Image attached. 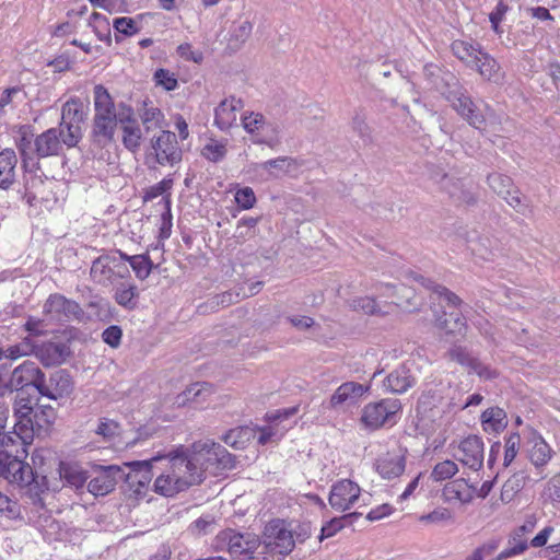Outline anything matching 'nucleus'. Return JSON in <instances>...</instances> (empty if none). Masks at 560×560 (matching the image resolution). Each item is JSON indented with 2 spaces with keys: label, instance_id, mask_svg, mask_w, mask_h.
Masks as SVG:
<instances>
[{
  "label": "nucleus",
  "instance_id": "obj_46",
  "mask_svg": "<svg viewBox=\"0 0 560 560\" xmlns=\"http://www.w3.org/2000/svg\"><path fill=\"white\" fill-rule=\"evenodd\" d=\"M526 476L524 472L520 471L511 476L502 486L501 489V501L503 503L511 502L515 495L523 489L525 486Z\"/></svg>",
  "mask_w": 560,
  "mask_h": 560
},
{
  "label": "nucleus",
  "instance_id": "obj_15",
  "mask_svg": "<svg viewBox=\"0 0 560 560\" xmlns=\"http://www.w3.org/2000/svg\"><path fill=\"white\" fill-rule=\"evenodd\" d=\"M124 476L125 470L119 466H101L96 470V476L89 481L88 490L95 497L106 495L115 489Z\"/></svg>",
  "mask_w": 560,
  "mask_h": 560
},
{
  "label": "nucleus",
  "instance_id": "obj_11",
  "mask_svg": "<svg viewBox=\"0 0 560 560\" xmlns=\"http://www.w3.org/2000/svg\"><path fill=\"white\" fill-rule=\"evenodd\" d=\"M44 313L50 319L58 322L81 319L84 316L83 310L75 301L58 293L50 294L46 300Z\"/></svg>",
  "mask_w": 560,
  "mask_h": 560
},
{
  "label": "nucleus",
  "instance_id": "obj_64",
  "mask_svg": "<svg viewBox=\"0 0 560 560\" xmlns=\"http://www.w3.org/2000/svg\"><path fill=\"white\" fill-rule=\"evenodd\" d=\"M430 179L439 186L441 191L446 189L447 184H450L455 176L450 175L445 172V170L439 165H433L430 168Z\"/></svg>",
  "mask_w": 560,
  "mask_h": 560
},
{
  "label": "nucleus",
  "instance_id": "obj_63",
  "mask_svg": "<svg viewBox=\"0 0 560 560\" xmlns=\"http://www.w3.org/2000/svg\"><path fill=\"white\" fill-rule=\"evenodd\" d=\"M114 28L126 36H131L140 31L137 21L131 18H117L113 23Z\"/></svg>",
  "mask_w": 560,
  "mask_h": 560
},
{
  "label": "nucleus",
  "instance_id": "obj_24",
  "mask_svg": "<svg viewBox=\"0 0 560 560\" xmlns=\"http://www.w3.org/2000/svg\"><path fill=\"white\" fill-rule=\"evenodd\" d=\"M443 192L457 206L471 207L478 201V195L458 177H454Z\"/></svg>",
  "mask_w": 560,
  "mask_h": 560
},
{
  "label": "nucleus",
  "instance_id": "obj_38",
  "mask_svg": "<svg viewBox=\"0 0 560 560\" xmlns=\"http://www.w3.org/2000/svg\"><path fill=\"white\" fill-rule=\"evenodd\" d=\"M453 54L468 67H474L478 62V56L481 54V46L478 43L466 40H454L452 43Z\"/></svg>",
  "mask_w": 560,
  "mask_h": 560
},
{
  "label": "nucleus",
  "instance_id": "obj_17",
  "mask_svg": "<svg viewBox=\"0 0 560 560\" xmlns=\"http://www.w3.org/2000/svg\"><path fill=\"white\" fill-rule=\"evenodd\" d=\"M361 488L350 479H342L332 485L328 502L337 511L349 510L359 499Z\"/></svg>",
  "mask_w": 560,
  "mask_h": 560
},
{
  "label": "nucleus",
  "instance_id": "obj_16",
  "mask_svg": "<svg viewBox=\"0 0 560 560\" xmlns=\"http://www.w3.org/2000/svg\"><path fill=\"white\" fill-rule=\"evenodd\" d=\"M73 389V382L66 370H58L50 374L48 381L43 376V381L37 386V392L49 399L57 400L68 396Z\"/></svg>",
  "mask_w": 560,
  "mask_h": 560
},
{
  "label": "nucleus",
  "instance_id": "obj_32",
  "mask_svg": "<svg viewBox=\"0 0 560 560\" xmlns=\"http://www.w3.org/2000/svg\"><path fill=\"white\" fill-rule=\"evenodd\" d=\"M18 158L12 149L0 152V189H9L15 182Z\"/></svg>",
  "mask_w": 560,
  "mask_h": 560
},
{
  "label": "nucleus",
  "instance_id": "obj_56",
  "mask_svg": "<svg viewBox=\"0 0 560 560\" xmlns=\"http://www.w3.org/2000/svg\"><path fill=\"white\" fill-rule=\"evenodd\" d=\"M217 528L215 517L212 515H203L192 522L189 530L192 535L201 536L212 533Z\"/></svg>",
  "mask_w": 560,
  "mask_h": 560
},
{
  "label": "nucleus",
  "instance_id": "obj_47",
  "mask_svg": "<svg viewBox=\"0 0 560 560\" xmlns=\"http://www.w3.org/2000/svg\"><path fill=\"white\" fill-rule=\"evenodd\" d=\"M253 438V430L248 427H237L228 431L222 440L225 444L241 450L245 447V444Z\"/></svg>",
  "mask_w": 560,
  "mask_h": 560
},
{
  "label": "nucleus",
  "instance_id": "obj_54",
  "mask_svg": "<svg viewBox=\"0 0 560 560\" xmlns=\"http://www.w3.org/2000/svg\"><path fill=\"white\" fill-rule=\"evenodd\" d=\"M226 152V142L210 139L202 148L201 154L210 162L218 163L225 158Z\"/></svg>",
  "mask_w": 560,
  "mask_h": 560
},
{
  "label": "nucleus",
  "instance_id": "obj_53",
  "mask_svg": "<svg viewBox=\"0 0 560 560\" xmlns=\"http://www.w3.org/2000/svg\"><path fill=\"white\" fill-rule=\"evenodd\" d=\"M351 129L360 137L364 144H370L372 142L371 128L366 124V116L362 110L354 113L351 119Z\"/></svg>",
  "mask_w": 560,
  "mask_h": 560
},
{
  "label": "nucleus",
  "instance_id": "obj_9",
  "mask_svg": "<svg viewBox=\"0 0 560 560\" xmlns=\"http://www.w3.org/2000/svg\"><path fill=\"white\" fill-rule=\"evenodd\" d=\"M401 409V404L396 398H386L377 402L368 404L362 411V423L371 429L376 430L385 424L392 416Z\"/></svg>",
  "mask_w": 560,
  "mask_h": 560
},
{
  "label": "nucleus",
  "instance_id": "obj_4",
  "mask_svg": "<svg viewBox=\"0 0 560 560\" xmlns=\"http://www.w3.org/2000/svg\"><path fill=\"white\" fill-rule=\"evenodd\" d=\"M165 457L168 458L170 469L175 477L186 481V489L200 485L205 480L206 476L202 475L201 466L198 464V457H196L192 446H180L170 452Z\"/></svg>",
  "mask_w": 560,
  "mask_h": 560
},
{
  "label": "nucleus",
  "instance_id": "obj_50",
  "mask_svg": "<svg viewBox=\"0 0 560 560\" xmlns=\"http://www.w3.org/2000/svg\"><path fill=\"white\" fill-rule=\"evenodd\" d=\"M121 130L124 147L131 152H136L140 148L142 139V131L138 122L124 125Z\"/></svg>",
  "mask_w": 560,
  "mask_h": 560
},
{
  "label": "nucleus",
  "instance_id": "obj_37",
  "mask_svg": "<svg viewBox=\"0 0 560 560\" xmlns=\"http://www.w3.org/2000/svg\"><path fill=\"white\" fill-rule=\"evenodd\" d=\"M114 300L126 310H135L138 304L139 291L130 281L120 282L115 287Z\"/></svg>",
  "mask_w": 560,
  "mask_h": 560
},
{
  "label": "nucleus",
  "instance_id": "obj_23",
  "mask_svg": "<svg viewBox=\"0 0 560 560\" xmlns=\"http://www.w3.org/2000/svg\"><path fill=\"white\" fill-rule=\"evenodd\" d=\"M369 386L357 382H346L341 384L332 394L329 400L330 408H337L346 402L354 404L358 398L368 392Z\"/></svg>",
  "mask_w": 560,
  "mask_h": 560
},
{
  "label": "nucleus",
  "instance_id": "obj_29",
  "mask_svg": "<svg viewBox=\"0 0 560 560\" xmlns=\"http://www.w3.org/2000/svg\"><path fill=\"white\" fill-rule=\"evenodd\" d=\"M416 383L413 375L406 364L394 370L385 380L384 385L393 393L402 394Z\"/></svg>",
  "mask_w": 560,
  "mask_h": 560
},
{
  "label": "nucleus",
  "instance_id": "obj_34",
  "mask_svg": "<svg viewBox=\"0 0 560 560\" xmlns=\"http://www.w3.org/2000/svg\"><path fill=\"white\" fill-rule=\"evenodd\" d=\"M529 443L532 444L529 448V460L536 467L545 466L551 459V447L546 443L541 435L537 434L536 431L532 432Z\"/></svg>",
  "mask_w": 560,
  "mask_h": 560
},
{
  "label": "nucleus",
  "instance_id": "obj_26",
  "mask_svg": "<svg viewBox=\"0 0 560 560\" xmlns=\"http://www.w3.org/2000/svg\"><path fill=\"white\" fill-rule=\"evenodd\" d=\"M213 393L212 385L209 383H195L188 386L184 392L178 394L174 404L177 407H184L187 404H203L207 398Z\"/></svg>",
  "mask_w": 560,
  "mask_h": 560
},
{
  "label": "nucleus",
  "instance_id": "obj_31",
  "mask_svg": "<svg viewBox=\"0 0 560 560\" xmlns=\"http://www.w3.org/2000/svg\"><path fill=\"white\" fill-rule=\"evenodd\" d=\"M186 481L175 477L174 472L170 469L165 474H161L156 477L153 487L154 491L164 497H174L175 494L187 490Z\"/></svg>",
  "mask_w": 560,
  "mask_h": 560
},
{
  "label": "nucleus",
  "instance_id": "obj_35",
  "mask_svg": "<svg viewBox=\"0 0 560 560\" xmlns=\"http://www.w3.org/2000/svg\"><path fill=\"white\" fill-rule=\"evenodd\" d=\"M436 326L447 335L465 336L467 331L466 318L458 312L444 313L436 318Z\"/></svg>",
  "mask_w": 560,
  "mask_h": 560
},
{
  "label": "nucleus",
  "instance_id": "obj_6",
  "mask_svg": "<svg viewBox=\"0 0 560 560\" xmlns=\"http://www.w3.org/2000/svg\"><path fill=\"white\" fill-rule=\"evenodd\" d=\"M258 546V538L252 534L236 533L234 529L228 528L220 532L213 541V546L218 550H228L229 553L238 560H246L253 546Z\"/></svg>",
  "mask_w": 560,
  "mask_h": 560
},
{
  "label": "nucleus",
  "instance_id": "obj_39",
  "mask_svg": "<svg viewBox=\"0 0 560 560\" xmlns=\"http://www.w3.org/2000/svg\"><path fill=\"white\" fill-rule=\"evenodd\" d=\"M299 166L300 163L290 156H280L259 164V167L268 172L272 177H279L280 174L295 171Z\"/></svg>",
  "mask_w": 560,
  "mask_h": 560
},
{
  "label": "nucleus",
  "instance_id": "obj_12",
  "mask_svg": "<svg viewBox=\"0 0 560 560\" xmlns=\"http://www.w3.org/2000/svg\"><path fill=\"white\" fill-rule=\"evenodd\" d=\"M34 407L32 405V398L25 392H16V396L13 404V412L15 423L13 429L19 438L24 442L33 439V424L32 415Z\"/></svg>",
  "mask_w": 560,
  "mask_h": 560
},
{
  "label": "nucleus",
  "instance_id": "obj_13",
  "mask_svg": "<svg viewBox=\"0 0 560 560\" xmlns=\"http://www.w3.org/2000/svg\"><path fill=\"white\" fill-rule=\"evenodd\" d=\"M43 376L44 372L38 365L34 361L26 360L13 369L5 388L11 392H24L25 387L33 386L37 389Z\"/></svg>",
  "mask_w": 560,
  "mask_h": 560
},
{
  "label": "nucleus",
  "instance_id": "obj_30",
  "mask_svg": "<svg viewBox=\"0 0 560 560\" xmlns=\"http://www.w3.org/2000/svg\"><path fill=\"white\" fill-rule=\"evenodd\" d=\"M406 468V458L400 455L386 454L376 460V470L384 479L399 477Z\"/></svg>",
  "mask_w": 560,
  "mask_h": 560
},
{
  "label": "nucleus",
  "instance_id": "obj_27",
  "mask_svg": "<svg viewBox=\"0 0 560 560\" xmlns=\"http://www.w3.org/2000/svg\"><path fill=\"white\" fill-rule=\"evenodd\" d=\"M60 479L68 486L80 489L89 479V474L74 462H60L58 468Z\"/></svg>",
  "mask_w": 560,
  "mask_h": 560
},
{
  "label": "nucleus",
  "instance_id": "obj_14",
  "mask_svg": "<svg viewBox=\"0 0 560 560\" xmlns=\"http://www.w3.org/2000/svg\"><path fill=\"white\" fill-rule=\"evenodd\" d=\"M15 453H19L16 450ZM0 468L5 479L20 486L32 480L33 468L24 463L19 454L0 453Z\"/></svg>",
  "mask_w": 560,
  "mask_h": 560
},
{
  "label": "nucleus",
  "instance_id": "obj_40",
  "mask_svg": "<svg viewBox=\"0 0 560 560\" xmlns=\"http://www.w3.org/2000/svg\"><path fill=\"white\" fill-rule=\"evenodd\" d=\"M417 282H419L423 288L432 291L440 298H443L448 305L451 306H460L463 301L456 295L454 292L450 291L446 287L441 285L432 281L431 279H427L421 275H416L413 278Z\"/></svg>",
  "mask_w": 560,
  "mask_h": 560
},
{
  "label": "nucleus",
  "instance_id": "obj_22",
  "mask_svg": "<svg viewBox=\"0 0 560 560\" xmlns=\"http://www.w3.org/2000/svg\"><path fill=\"white\" fill-rule=\"evenodd\" d=\"M448 389V385L440 383L423 390L418 399L417 411L425 415L440 409L444 404L445 394Z\"/></svg>",
  "mask_w": 560,
  "mask_h": 560
},
{
  "label": "nucleus",
  "instance_id": "obj_60",
  "mask_svg": "<svg viewBox=\"0 0 560 560\" xmlns=\"http://www.w3.org/2000/svg\"><path fill=\"white\" fill-rule=\"evenodd\" d=\"M350 306L354 311H361L366 315H376L380 313L376 301L370 296L355 298L350 301Z\"/></svg>",
  "mask_w": 560,
  "mask_h": 560
},
{
  "label": "nucleus",
  "instance_id": "obj_8",
  "mask_svg": "<svg viewBox=\"0 0 560 560\" xmlns=\"http://www.w3.org/2000/svg\"><path fill=\"white\" fill-rule=\"evenodd\" d=\"M450 361L459 364L468 374H476L481 380L489 381L499 376V372L490 365L480 361L466 347L454 345L446 352Z\"/></svg>",
  "mask_w": 560,
  "mask_h": 560
},
{
  "label": "nucleus",
  "instance_id": "obj_18",
  "mask_svg": "<svg viewBox=\"0 0 560 560\" xmlns=\"http://www.w3.org/2000/svg\"><path fill=\"white\" fill-rule=\"evenodd\" d=\"M454 456L471 470H479L483 465V442L481 438L469 435L464 439Z\"/></svg>",
  "mask_w": 560,
  "mask_h": 560
},
{
  "label": "nucleus",
  "instance_id": "obj_48",
  "mask_svg": "<svg viewBox=\"0 0 560 560\" xmlns=\"http://www.w3.org/2000/svg\"><path fill=\"white\" fill-rule=\"evenodd\" d=\"M22 486L28 488V492L35 504L44 505L42 494L49 490L50 486L46 476H38L32 471V480L30 482H23Z\"/></svg>",
  "mask_w": 560,
  "mask_h": 560
},
{
  "label": "nucleus",
  "instance_id": "obj_25",
  "mask_svg": "<svg viewBox=\"0 0 560 560\" xmlns=\"http://www.w3.org/2000/svg\"><path fill=\"white\" fill-rule=\"evenodd\" d=\"M475 488L465 479L459 478L447 482L442 491V497L446 502H460L463 504L471 502Z\"/></svg>",
  "mask_w": 560,
  "mask_h": 560
},
{
  "label": "nucleus",
  "instance_id": "obj_19",
  "mask_svg": "<svg viewBox=\"0 0 560 560\" xmlns=\"http://www.w3.org/2000/svg\"><path fill=\"white\" fill-rule=\"evenodd\" d=\"M70 347L63 341H48L37 345L36 358L44 366L62 364L70 355Z\"/></svg>",
  "mask_w": 560,
  "mask_h": 560
},
{
  "label": "nucleus",
  "instance_id": "obj_3",
  "mask_svg": "<svg viewBox=\"0 0 560 560\" xmlns=\"http://www.w3.org/2000/svg\"><path fill=\"white\" fill-rule=\"evenodd\" d=\"M183 158L182 149L174 132L162 130L159 136L151 138L150 147L145 153V163L149 168H154L155 164L174 166Z\"/></svg>",
  "mask_w": 560,
  "mask_h": 560
},
{
  "label": "nucleus",
  "instance_id": "obj_41",
  "mask_svg": "<svg viewBox=\"0 0 560 560\" xmlns=\"http://www.w3.org/2000/svg\"><path fill=\"white\" fill-rule=\"evenodd\" d=\"M56 411L49 405H37L32 415L33 435L54 423Z\"/></svg>",
  "mask_w": 560,
  "mask_h": 560
},
{
  "label": "nucleus",
  "instance_id": "obj_7",
  "mask_svg": "<svg viewBox=\"0 0 560 560\" xmlns=\"http://www.w3.org/2000/svg\"><path fill=\"white\" fill-rule=\"evenodd\" d=\"M264 539L267 546H261V548H270L277 560L291 553L295 547L294 534L280 520L272 521L266 525Z\"/></svg>",
  "mask_w": 560,
  "mask_h": 560
},
{
  "label": "nucleus",
  "instance_id": "obj_42",
  "mask_svg": "<svg viewBox=\"0 0 560 560\" xmlns=\"http://www.w3.org/2000/svg\"><path fill=\"white\" fill-rule=\"evenodd\" d=\"M254 143L265 144L275 149L280 144V126L276 121L266 119L260 128L259 136L254 138Z\"/></svg>",
  "mask_w": 560,
  "mask_h": 560
},
{
  "label": "nucleus",
  "instance_id": "obj_55",
  "mask_svg": "<svg viewBox=\"0 0 560 560\" xmlns=\"http://www.w3.org/2000/svg\"><path fill=\"white\" fill-rule=\"evenodd\" d=\"M458 471V466L455 462L446 459L438 463L432 472L431 477L434 481H442L452 478Z\"/></svg>",
  "mask_w": 560,
  "mask_h": 560
},
{
  "label": "nucleus",
  "instance_id": "obj_51",
  "mask_svg": "<svg viewBox=\"0 0 560 560\" xmlns=\"http://www.w3.org/2000/svg\"><path fill=\"white\" fill-rule=\"evenodd\" d=\"M253 31V25L249 21H243L235 25L231 31L229 38V47L234 50L240 49L243 44L249 38Z\"/></svg>",
  "mask_w": 560,
  "mask_h": 560
},
{
  "label": "nucleus",
  "instance_id": "obj_52",
  "mask_svg": "<svg viewBox=\"0 0 560 560\" xmlns=\"http://www.w3.org/2000/svg\"><path fill=\"white\" fill-rule=\"evenodd\" d=\"M266 119L267 118L260 113L248 112L242 115V126L245 131L252 136L253 142L254 138L259 136L260 128Z\"/></svg>",
  "mask_w": 560,
  "mask_h": 560
},
{
  "label": "nucleus",
  "instance_id": "obj_58",
  "mask_svg": "<svg viewBox=\"0 0 560 560\" xmlns=\"http://www.w3.org/2000/svg\"><path fill=\"white\" fill-rule=\"evenodd\" d=\"M119 423L108 418L100 419L95 433L104 440L110 441L119 434Z\"/></svg>",
  "mask_w": 560,
  "mask_h": 560
},
{
  "label": "nucleus",
  "instance_id": "obj_62",
  "mask_svg": "<svg viewBox=\"0 0 560 560\" xmlns=\"http://www.w3.org/2000/svg\"><path fill=\"white\" fill-rule=\"evenodd\" d=\"M521 438L518 433H512L505 440L504 466L508 467L516 457Z\"/></svg>",
  "mask_w": 560,
  "mask_h": 560
},
{
  "label": "nucleus",
  "instance_id": "obj_33",
  "mask_svg": "<svg viewBox=\"0 0 560 560\" xmlns=\"http://www.w3.org/2000/svg\"><path fill=\"white\" fill-rule=\"evenodd\" d=\"M481 424L486 432L500 433L508 425L506 412L500 407H490L481 413Z\"/></svg>",
  "mask_w": 560,
  "mask_h": 560
},
{
  "label": "nucleus",
  "instance_id": "obj_28",
  "mask_svg": "<svg viewBox=\"0 0 560 560\" xmlns=\"http://www.w3.org/2000/svg\"><path fill=\"white\" fill-rule=\"evenodd\" d=\"M115 256L103 255L92 262L90 275L92 279L103 285L114 284Z\"/></svg>",
  "mask_w": 560,
  "mask_h": 560
},
{
  "label": "nucleus",
  "instance_id": "obj_45",
  "mask_svg": "<svg viewBox=\"0 0 560 560\" xmlns=\"http://www.w3.org/2000/svg\"><path fill=\"white\" fill-rule=\"evenodd\" d=\"M487 184L490 189L502 199L505 196L511 195V190H513L515 187L513 179L510 176L501 173L489 174L487 176Z\"/></svg>",
  "mask_w": 560,
  "mask_h": 560
},
{
  "label": "nucleus",
  "instance_id": "obj_57",
  "mask_svg": "<svg viewBox=\"0 0 560 560\" xmlns=\"http://www.w3.org/2000/svg\"><path fill=\"white\" fill-rule=\"evenodd\" d=\"M130 266L140 280L147 279L152 270V261L144 255L131 256Z\"/></svg>",
  "mask_w": 560,
  "mask_h": 560
},
{
  "label": "nucleus",
  "instance_id": "obj_21",
  "mask_svg": "<svg viewBox=\"0 0 560 560\" xmlns=\"http://www.w3.org/2000/svg\"><path fill=\"white\" fill-rule=\"evenodd\" d=\"M60 129L50 128L34 140L35 153L39 159L58 155L62 150Z\"/></svg>",
  "mask_w": 560,
  "mask_h": 560
},
{
  "label": "nucleus",
  "instance_id": "obj_10",
  "mask_svg": "<svg viewBox=\"0 0 560 560\" xmlns=\"http://www.w3.org/2000/svg\"><path fill=\"white\" fill-rule=\"evenodd\" d=\"M161 458V456H154L149 460H137L126 464L129 471L125 472L122 480L136 495H141L145 492L153 478L152 464Z\"/></svg>",
  "mask_w": 560,
  "mask_h": 560
},
{
  "label": "nucleus",
  "instance_id": "obj_2",
  "mask_svg": "<svg viewBox=\"0 0 560 560\" xmlns=\"http://www.w3.org/2000/svg\"><path fill=\"white\" fill-rule=\"evenodd\" d=\"M191 446L205 476L206 471L219 475L221 471L231 470L236 466V457L212 440L197 441Z\"/></svg>",
  "mask_w": 560,
  "mask_h": 560
},
{
  "label": "nucleus",
  "instance_id": "obj_36",
  "mask_svg": "<svg viewBox=\"0 0 560 560\" xmlns=\"http://www.w3.org/2000/svg\"><path fill=\"white\" fill-rule=\"evenodd\" d=\"M116 117H94L92 137L95 142L106 144L114 139Z\"/></svg>",
  "mask_w": 560,
  "mask_h": 560
},
{
  "label": "nucleus",
  "instance_id": "obj_5",
  "mask_svg": "<svg viewBox=\"0 0 560 560\" xmlns=\"http://www.w3.org/2000/svg\"><path fill=\"white\" fill-rule=\"evenodd\" d=\"M85 117L83 103L79 98H71L63 104L59 129L62 142L68 148L75 147L82 138Z\"/></svg>",
  "mask_w": 560,
  "mask_h": 560
},
{
  "label": "nucleus",
  "instance_id": "obj_49",
  "mask_svg": "<svg viewBox=\"0 0 560 560\" xmlns=\"http://www.w3.org/2000/svg\"><path fill=\"white\" fill-rule=\"evenodd\" d=\"M140 119L145 132L149 133L163 127L164 114L158 107H144L140 112Z\"/></svg>",
  "mask_w": 560,
  "mask_h": 560
},
{
  "label": "nucleus",
  "instance_id": "obj_61",
  "mask_svg": "<svg viewBox=\"0 0 560 560\" xmlns=\"http://www.w3.org/2000/svg\"><path fill=\"white\" fill-rule=\"evenodd\" d=\"M115 108L108 90L102 84L94 86V108Z\"/></svg>",
  "mask_w": 560,
  "mask_h": 560
},
{
  "label": "nucleus",
  "instance_id": "obj_20",
  "mask_svg": "<svg viewBox=\"0 0 560 560\" xmlns=\"http://www.w3.org/2000/svg\"><path fill=\"white\" fill-rule=\"evenodd\" d=\"M243 107V101L234 96L220 102L214 110L215 126L222 131L229 130L236 122L237 112Z\"/></svg>",
  "mask_w": 560,
  "mask_h": 560
},
{
  "label": "nucleus",
  "instance_id": "obj_59",
  "mask_svg": "<svg viewBox=\"0 0 560 560\" xmlns=\"http://www.w3.org/2000/svg\"><path fill=\"white\" fill-rule=\"evenodd\" d=\"M503 199L517 213L525 215L529 211V205L517 187H514L513 190H511V195L505 196Z\"/></svg>",
  "mask_w": 560,
  "mask_h": 560
},
{
  "label": "nucleus",
  "instance_id": "obj_1",
  "mask_svg": "<svg viewBox=\"0 0 560 560\" xmlns=\"http://www.w3.org/2000/svg\"><path fill=\"white\" fill-rule=\"evenodd\" d=\"M431 88L445 97L470 126L477 129L482 128L486 122L485 116L478 112L475 103L466 94L453 73L444 72Z\"/></svg>",
  "mask_w": 560,
  "mask_h": 560
},
{
  "label": "nucleus",
  "instance_id": "obj_44",
  "mask_svg": "<svg viewBox=\"0 0 560 560\" xmlns=\"http://www.w3.org/2000/svg\"><path fill=\"white\" fill-rule=\"evenodd\" d=\"M361 516V513L353 512L346 514L341 517H334L329 522L320 528V535L318 536L319 541H323L326 538L332 537L339 530H341L346 525H351L353 520Z\"/></svg>",
  "mask_w": 560,
  "mask_h": 560
},
{
  "label": "nucleus",
  "instance_id": "obj_43",
  "mask_svg": "<svg viewBox=\"0 0 560 560\" xmlns=\"http://www.w3.org/2000/svg\"><path fill=\"white\" fill-rule=\"evenodd\" d=\"M472 68H476L480 75L489 81L500 79V66L489 54L482 50L478 56V62L474 63Z\"/></svg>",
  "mask_w": 560,
  "mask_h": 560
}]
</instances>
